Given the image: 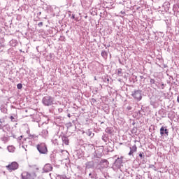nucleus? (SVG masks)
<instances>
[{"mask_svg":"<svg viewBox=\"0 0 179 179\" xmlns=\"http://www.w3.org/2000/svg\"><path fill=\"white\" fill-rule=\"evenodd\" d=\"M123 159H124V157L116 158V160H115V163H113V169H120V171H122V170L121 169V167L124 166V162L122 161Z\"/></svg>","mask_w":179,"mask_h":179,"instance_id":"nucleus-1","label":"nucleus"},{"mask_svg":"<svg viewBox=\"0 0 179 179\" xmlns=\"http://www.w3.org/2000/svg\"><path fill=\"white\" fill-rule=\"evenodd\" d=\"M131 96L136 101H141L142 100V91L140 90H134L131 92Z\"/></svg>","mask_w":179,"mask_h":179,"instance_id":"nucleus-2","label":"nucleus"},{"mask_svg":"<svg viewBox=\"0 0 179 179\" xmlns=\"http://www.w3.org/2000/svg\"><path fill=\"white\" fill-rule=\"evenodd\" d=\"M37 150L41 155H47L48 152L47 145L45 143H41L38 144Z\"/></svg>","mask_w":179,"mask_h":179,"instance_id":"nucleus-3","label":"nucleus"},{"mask_svg":"<svg viewBox=\"0 0 179 179\" xmlns=\"http://www.w3.org/2000/svg\"><path fill=\"white\" fill-rule=\"evenodd\" d=\"M54 101L53 97L50 96H45L42 99V103L46 106H52Z\"/></svg>","mask_w":179,"mask_h":179,"instance_id":"nucleus-4","label":"nucleus"},{"mask_svg":"<svg viewBox=\"0 0 179 179\" xmlns=\"http://www.w3.org/2000/svg\"><path fill=\"white\" fill-rule=\"evenodd\" d=\"M7 170L10 171H15L18 169L19 164L17 162H13L10 164H9L8 166H6Z\"/></svg>","mask_w":179,"mask_h":179,"instance_id":"nucleus-5","label":"nucleus"},{"mask_svg":"<svg viewBox=\"0 0 179 179\" xmlns=\"http://www.w3.org/2000/svg\"><path fill=\"white\" fill-rule=\"evenodd\" d=\"M159 134L161 137H165L167 138L169 136V129H167V127H161L159 129Z\"/></svg>","mask_w":179,"mask_h":179,"instance_id":"nucleus-6","label":"nucleus"},{"mask_svg":"<svg viewBox=\"0 0 179 179\" xmlns=\"http://www.w3.org/2000/svg\"><path fill=\"white\" fill-rule=\"evenodd\" d=\"M173 15L178 16L179 14V3H176L173 6Z\"/></svg>","mask_w":179,"mask_h":179,"instance_id":"nucleus-7","label":"nucleus"},{"mask_svg":"<svg viewBox=\"0 0 179 179\" xmlns=\"http://www.w3.org/2000/svg\"><path fill=\"white\" fill-rule=\"evenodd\" d=\"M53 169V167L50 164H46L43 167V172L44 173H49L52 171Z\"/></svg>","mask_w":179,"mask_h":179,"instance_id":"nucleus-8","label":"nucleus"},{"mask_svg":"<svg viewBox=\"0 0 179 179\" xmlns=\"http://www.w3.org/2000/svg\"><path fill=\"white\" fill-rule=\"evenodd\" d=\"M130 151L129 152V156L134 157V153L137 152V146L136 145H134L131 147H129Z\"/></svg>","mask_w":179,"mask_h":179,"instance_id":"nucleus-9","label":"nucleus"},{"mask_svg":"<svg viewBox=\"0 0 179 179\" xmlns=\"http://www.w3.org/2000/svg\"><path fill=\"white\" fill-rule=\"evenodd\" d=\"M22 179H34L30 173L27 171H24L22 173Z\"/></svg>","mask_w":179,"mask_h":179,"instance_id":"nucleus-10","label":"nucleus"},{"mask_svg":"<svg viewBox=\"0 0 179 179\" xmlns=\"http://www.w3.org/2000/svg\"><path fill=\"white\" fill-rule=\"evenodd\" d=\"M138 157H136V160L139 161L140 160H143L145 159V156L143 152H138Z\"/></svg>","mask_w":179,"mask_h":179,"instance_id":"nucleus-11","label":"nucleus"},{"mask_svg":"<svg viewBox=\"0 0 179 179\" xmlns=\"http://www.w3.org/2000/svg\"><path fill=\"white\" fill-rule=\"evenodd\" d=\"M50 161L53 165H55L57 163L56 154L52 153L50 155Z\"/></svg>","mask_w":179,"mask_h":179,"instance_id":"nucleus-12","label":"nucleus"},{"mask_svg":"<svg viewBox=\"0 0 179 179\" xmlns=\"http://www.w3.org/2000/svg\"><path fill=\"white\" fill-rule=\"evenodd\" d=\"M158 113L159 115H161L162 117H166V110L164 109H161L159 110Z\"/></svg>","mask_w":179,"mask_h":179,"instance_id":"nucleus-13","label":"nucleus"},{"mask_svg":"<svg viewBox=\"0 0 179 179\" xmlns=\"http://www.w3.org/2000/svg\"><path fill=\"white\" fill-rule=\"evenodd\" d=\"M105 132H106L109 135H113L114 134V130L112 127H108L106 130H105Z\"/></svg>","mask_w":179,"mask_h":179,"instance_id":"nucleus-14","label":"nucleus"},{"mask_svg":"<svg viewBox=\"0 0 179 179\" xmlns=\"http://www.w3.org/2000/svg\"><path fill=\"white\" fill-rule=\"evenodd\" d=\"M62 140L64 144H65L66 145H69V140L68 137L64 136L62 137Z\"/></svg>","mask_w":179,"mask_h":179,"instance_id":"nucleus-15","label":"nucleus"},{"mask_svg":"<svg viewBox=\"0 0 179 179\" xmlns=\"http://www.w3.org/2000/svg\"><path fill=\"white\" fill-rule=\"evenodd\" d=\"M85 134L91 138H93L94 136V133L92 132V129L87 130V131H85Z\"/></svg>","mask_w":179,"mask_h":179,"instance_id":"nucleus-16","label":"nucleus"},{"mask_svg":"<svg viewBox=\"0 0 179 179\" xmlns=\"http://www.w3.org/2000/svg\"><path fill=\"white\" fill-rule=\"evenodd\" d=\"M0 110L1 113H3V114H7L8 110L6 105H1L0 107Z\"/></svg>","mask_w":179,"mask_h":179,"instance_id":"nucleus-17","label":"nucleus"},{"mask_svg":"<svg viewBox=\"0 0 179 179\" xmlns=\"http://www.w3.org/2000/svg\"><path fill=\"white\" fill-rule=\"evenodd\" d=\"M8 151L10 153H13L15 152V148L13 145H9L7 148Z\"/></svg>","mask_w":179,"mask_h":179,"instance_id":"nucleus-18","label":"nucleus"},{"mask_svg":"<svg viewBox=\"0 0 179 179\" xmlns=\"http://www.w3.org/2000/svg\"><path fill=\"white\" fill-rule=\"evenodd\" d=\"M102 141L105 143H107V141H108V136L106 134H103L102 135Z\"/></svg>","mask_w":179,"mask_h":179,"instance_id":"nucleus-19","label":"nucleus"},{"mask_svg":"<svg viewBox=\"0 0 179 179\" xmlns=\"http://www.w3.org/2000/svg\"><path fill=\"white\" fill-rule=\"evenodd\" d=\"M1 141L3 142L4 144H6L8 141V136H3L1 138Z\"/></svg>","mask_w":179,"mask_h":179,"instance_id":"nucleus-20","label":"nucleus"},{"mask_svg":"<svg viewBox=\"0 0 179 179\" xmlns=\"http://www.w3.org/2000/svg\"><path fill=\"white\" fill-rule=\"evenodd\" d=\"M57 179H69L66 175H57Z\"/></svg>","mask_w":179,"mask_h":179,"instance_id":"nucleus-21","label":"nucleus"},{"mask_svg":"<svg viewBox=\"0 0 179 179\" xmlns=\"http://www.w3.org/2000/svg\"><path fill=\"white\" fill-rule=\"evenodd\" d=\"M37 138H38V136H36L35 134H29V140H34V139H36Z\"/></svg>","mask_w":179,"mask_h":179,"instance_id":"nucleus-22","label":"nucleus"},{"mask_svg":"<svg viewBox=\"0 0 179 179\" xmlns=\"http://www.w3.org/2000/svg\"><path fill=\"white\" fill-rule=\"evenodd\" d=\"M101 55H102L103 58H106L108 57V52L105 50H103L102 52H101Z\"/></svg>","mask_w":179,"mask_h":179,"instance_id":"nucleus-23","label":"nucleus"},{"mask_svg":"<svg viewBox=\"0 0 179 179\" xmlns=\"http://www.w3.org/2000/svg\"><path fill=\"white\" fill-rule=\"evenodd\" d=\"M10 120H11V122H17V117L10 116Z\"/></svg>","mask_w":179,"mask_h":179,"instance_id":"nucleus-24","label":"nucleus"},{"mask_svg":"<svg viewBox=\"0 0 179 179\" xmlns=\"http://www.w3.org/2000/svg\"><path fill=\"white\" fill-rule=\"evenodd\" d=\"M52 144H54L55 145H59V142H58V140L57 138H53L52 140Z\"/></svg>","mask_w":179,"mask_h":179,"instance_id":"nucleus-25","label":"nucleus"},{"mask_svg":"<svg viewBox=\"0 0 179 179\" xmlns=\"http://www.w3.org/2000/svg\"><path fill=\"white\" fill-rule=\"evenodd\" d=\"M142 112H143V113H145V108H144V107H141V110H138V114H139L140 115H143V113H142Z\"/></svg>","mask_w":179,"mask_h":179,"instance_id":"nucleus-26","label":"nucleus"},{"mask_svg":"<svg viewBox=\"0 0 179 179\" xmlns=\"http://www.w3.org/2000/svg\"><path fill=\"white\" fill-rule=\"evenodd\" d=\"M156 81L154 78H150V85H155Z\"/></svg>","mask_w":179,"mask_h":179,"instance_id":"nucleus-27","label":"nucleus"},{"mask_svg":"<svg viewBox=\"0 0 179 179\" xmlns=\"http://www.w3.org/2000/svg\"><path fill=\"white\" fill-rule=\"evenodd\" d=\"M66 127H67L68 129H69V128H71V127H72L73 124H72V123L70 122L66 123Z\"/></svg>","mask_w":179,"mask_h":179,"instance_id":"nucleus-28","label":"nucleus"},{"mask_svg":"<svg viewBox=\"0 0 179 179\" xmlns=\"http://www.w3.org/2000/svg\"><path fill=\"white\" fill-rule=\"evenodd\" d=\"M117 75H123L122 69H117Z\"/></svg>","mask_w":179,"mask_h":179,"instance_id":"nucleus-29","label":"nucleus"},{"mask_svg":"<svg viewBox=\"0 0 179 179\" xmlns=\"http://www.w3.org/2000/svg\"><path fill=\"white\" fill-rule=\"evenodd\" d=\"M4 127H5L6 130H7L8 131H10V127L9 124H6V125L4 126Z\"/></svg>","mask_w":179,"mask_h":179,"instance_id":"nucleus-30","label":"nucleus"},{"mask_svg":"<svg viewBox=\"0 0 179 179\" xmlns=\"http://www.w3.org/2000/svg\"><path fill=\"white\" fill-rule=\"evenodd\" d=\"M139 79H140L141 82H142V81L145 82V78L143 76H140Z\"/></svg>","mask_w":179,"mask_h":179,"instance_id":"nucleus-31","label":"nucleus"},{"mask_svg":"<svg viewBox=\"0 0 179 179\" xmlns=\"http://www.w3.org/2000/svg\"><path fill=\"white\" fill-rule=\"evenodd\" d=\"M137 132V128L136 127H134L132 129H131V133L132 134H136Z\"/></svg>","mask_w":179,"mask_h":179,"instance_id":"nucleus-32","label":"nucleus"},{"mask_svg":"<svg viewBox=\"0 0 179 179\" xmlns=\"http://www.w3.org/2000/svg\"><path fill=\"white\" fill-rule=\"evenodd\" d=\"M166 85L162 83L160 87L162 90H164L166 87Z\"/></svg>","mask_w":179,"mask_h":179,"instance_id":"nucleus-33","label":"nucleus"},{"mask_svg":"<svg viewBox=\"0 0 179 179\" xmlns=\"http://www.w3.org/2000/svg\"><path fill=\"white\" fill-rule=\"evenodd\" d=\"M17 87L19 90H20L21 89H22V84L21 83L17 84Z\"/></svg>","mask_w":179,"mask_h":179,"instance_id":"nucleus-34","label":"nucleus"},{"mask_svg":"<svg viewBox=\"0 0 179 179\" xmlns=\"http://www.w3.org/2000/svg\"><path fill=\"white\" fill-rule=\"evenodd\" d=\"M164 4L166 6L167 10H169V6H170V3L169 2H165Z\"/></svg>","mask_w":179,"mask_h":179,"instance_id":"nucleus-35","label":"nucleus"},{"mask_svg":"<svg viewBox=\"0 0 179 179\" xmlns=\"http://www.w3.org/2000/svg\"><path fill=\"white\" fill-rule=\"evenodd\" d=\"M43 134H44L45 136L48 134V130L46 129H44L43 131H42Z\"/></svg>","mask_w":179,"mask_h":179,"instance_id":"nucleus-36","label":"nucleus"},{"mask_svg":"<svg viewBox=\"0 0 179 179\" xmlns=\"http://www.w3.org/2000/svg\"><path fill=\"white\" fill-rule=\"evenodd\" d=\"M115 1H116V2H117V3H120V4H122L124 2V0H115Z\"/></svg>","mask_w":179,"mask_h":179,"instance_id":"nucleus-37","label":"nucleus"},{"mask_svg":"<svg viewBox=\"0 0 179 179\" xmlns=\"http://www.w3.org/2000/svg\"><path fill=\"white\" fill-rule=\"evenodd\" d=\"M5 127L3 126L1 124H0V130H3V131H5V129H4Z\"/></svg>","mask_w":179,"mask_h":179,"instance_id":"nucleus-38","label":"nucleus"},{"mask_svg":"<svg viewBox=\"0 0 179 179\" xmlns=\"http://www.w3.org/2000/svg\"><path fill=\"white\" fill-rule=\"evenodd\" d=\"M136 179H142V176L141 175H136Z\"/></svg>","mask_w":179,"mask_h":179,"instance_id":"nucleus-39","label":"nucleus"},{"mask_svg":"<svg viewBox=\"0 0 179 179\" xmlns=\"http://www.w3.org/2000/svg\"><path fill=\"white\" fill-rule=\"evenodd\" d=\"M96 177V174H92V176H91L92 179H95Z\"/></svg>","mask_w":179,"mask_h":179,"instance_id":"nucleus-40","label":"nucleus"},{"mask_svg":"<svg viewBox=\"0 0 179 179\" xmlns=\"http://www.w3.org/2000/svg\"><path fill=\"white\" fill-rule=\"evenodd\" d=\"M38 25L41 27L43 25V23L42 22H39Z\"/></svg>","mask_w":179,"mask_h":179,"instance_id":"nucleus-41","label":"nucleus"},{"mask_svg":"<svg viewBox=\"0 0 179 179\" xmlns=\"http://www.w3.org/2000/svg\"><path fill=\"white\" fill-rule=\"evenodd\" d=\"M58 111H59V113H63V108H59L58 109Z\"/></svg>","mask_w":179,"mask_h":179,"instance_id":"nucleus-42","label":"nucleus"},{"mask_svg":"<svg viewBox=\"0 0 179 179\" xmlns=\"http://www.w3.org/2000/svg\"><path fill=\"white\" fill-rule=\"evenodd\" d=\"M74 106H74V107L73 108H74V110H78V108H79L78 106H76V104H74Z\"/></svg>","mask_w":179,"mask_h":179,"instance_id":"nucleus-43","label":"nucleus"},{"mask_svg":"<svg viewBox=\"0 0 179 179\" xmlns=\"http://www.w3.org/2000/svg\"><path fill=\"white\" fill-rule=\"evenodd\" d=\"M150 168H151V169H155V165H153V164H151V165H150Z\"/></svg>","mask_w":179,"mask_h":179,"instance_id":"nucleus-44","label":"nucleus"},{"mask_svg":"<svg viewBox=\"0 0 179 179\" xmlns=\"http://www.w3.org/2000/svg\"><path fill=\"white\" fill-rule=\"evenodd\" d=\"M127 110H132V107L131 106H127Z\"/></svg>","mask_w":179,"mask_h":179,"instance_id":"nucleus-45","label":"nucleus"},{"mask_svg":"<svg viewBox=\"0 0 179 179\" xmlns=\"http://www.w3.org/2000/svg\"><path fill=\"white\" fill-rule=\"evenodd\" d=\"M22 138H23V136H20L18 138V140H19V141H21V140L22 139Z\"/></svg>","mask_w":179,"mask_h":179,"instance_id":"nucleus-46","label":"nucleus"},{"mask_svg":"<svg viewBox=\"0 0 179 179\" xmlns=\"http://www.w3.org/2000/svg\"><path fill=\"white\" fill-rule=\"evenodd\" d=\"M41 14H42V13H41V12H39V13H37V15H38V16H40Z\"/></svg>","mask_w":179,"mask_h":179,"instance_id":"nucleus-47","label":"nucleus"},{"mask_svg":"<svg viewBox=\"0 0 179 179\" xmlns=\"http://www.w3.org/2000/svg\"><path fill=\"white\" fill-rule=\"evenodd\" d=\"M68 115V117H69V118H71V115L70 113H68V115Z\"/></svg>","mask_w":179,"mask_h":179,"instance_id":"nucleus-48","label":"nucleus"},{"mask_svg":"<svg viewBox=\"0 0 179 179\" xmlns=\"http://www.w3.org/2000/svg\"><path fill=\"white\" fill-rule=\"evenodd\" d=\"M71 19H75V15L74 14L72 15Z\"/></svg>","mask_w":179,"mask_h":179,"instance_id":"nucleus-49","label":"nucleus"},{"mask_svg":"<svg viewBox=\"0 0 179 179\" xmlns=\"http://www.w3.org/2000/svg\"><path fill=\"white\" fill-rule=\"evenodd\" d=\"M119 64H122V62L120 59H119Z\"/></svg>","mask_w":179,"mask_h":179,"instance_id":"nucleus-50","label":"nucleus"},{"mask_svg":"<svg viewBox=\"0 0 179 179\" xmlns=\"http://www.w3.org/2000/svg\"><path fill=\"white\" fill-rule=\"evenodd\" d=\"M177 101L179 103V95L177 96Z\"/></svg>","mask_w":179,"mask_h":179,"instance_id":"nucleus-51","label":"nucleus"},{"mask_svg":"<svg viewBox=\"0 0 179 179\" xmlns=\"http://www.w3.org/2000/svg\"><path fill=\"white\" fill-rule=\"evenodd\" d=\"M136 124V122H132V125L134 126Z\"/></svg>","mask_w":179,"mask_h":179,"instance_id":"nucleus-52","label":"nucleus"},{"mask_svg":"<svg viewBox=\"0 0 179 179\" xmlns=\"http://www.w3.org/2000/svg\"><path fill=\"white\" fill-rule=\"evenodd\" d=\"M38 48H39L38 46L36 47V50H37L38 52H39Z\"/></svg>","mask_w":179,"mask_h":179,"instance_id":"nucleus-53","label":"nucleus"},{"mask_svg":"<svg viewBox=\"0 0 179 179\" xmlns=\"http://www.w3.org/2000/svg\"><path fill=\"white\" fill-rule=\"evenodd\" d=\"M92 101H96V99H92Z\"/></svg>","mask_w":179,"mask_h":179,"instance_id":"nucleus-54","label":"nucleus"},{"mask_svg":"<svg viewBox=\"0 0 179 179\" xmlns=\"http://www.w3.org/2000/svg\"><path fill=\"white\" fill-rule=\"evenodd\" d=\"M0 123H1V124H2V123H3V122L1 121V119H0Z\"/></svg>","mask_w":179,"mask_h":179,"instance_id":"nucleus-55","label":"nucleus"},{"mask_svg":"<svg viewBox=\"0 0 179 179\" xmlns=\"http://www.w3.org/2000/svg\"><path fill=\"white\" fill-rule=\"evenodd\" d=\"M120 13H122V14H125V12H122H122H120Z\"/></svg>","mask_w":179,"mask_h":179,"instance_id":"nucleus-56","label":"nucleus"},{"mask_svg":"<svg viewBox=\"0 0 179 179\" xmlns=\"http://www.w3.org/2000/svg\"><path fill=\"white\" fill-rule=\"evenodd\" d=\"M89 176L92 177V173H90Z\"/></svg>","mask_w":179,"mask_h":179,"instance_id":"nucleus-57","label":"nucleus"},{"mask_svg":"<svg viewBox=\"0 0 179 179\" xmlns=\"http://www.w3.org/2000/svg\"><path fill=\"white\" fill-rule=\"evenodd\" d=\"M13 138H15V136H13Z\"/></svg>","mask_w":179,"mask_h":179,"instance_id":"nucleus-58","label":"nucleus"},{"mask_svg":"<svg viewBox=\"0 0 179 179\" xmlns=\"http://www.w3.org/2000/svg\"><path fill=\"white\" fill-rule=\"evenodd\" d=\"M115 158H117V155L115 156Z\"/></svg>","mask_w":179,"mask_h":179,"instance_id":"nucleus-59","label":"nucleus"},{"mask_svg":"<svg viewBox=\"0 0 179 179\" xmlns=\"http://www.w3.org/2000/svg\"><path fill=\"white\" fill-rule=\"evenodd\" d=\"M62 152H65V150H62Z\"/></svg>","mask_w":179,"mask_h":179,"instance_id":"nucleus-60","label":"nucleus"},{"mask_svg":"<svg viewBox=\"0 0 179 179\" xmlns=\"http://www.w3.org/2000/svg\"><path fill=\"white\" fill-rule=\"evenodd\" d=\"M20 51L22 52V50H20Z\"/></svg>","mask_w":179,"mask_h":179,"instance_id":"nucleus-61","label":"nucleus"}]
</instances>
